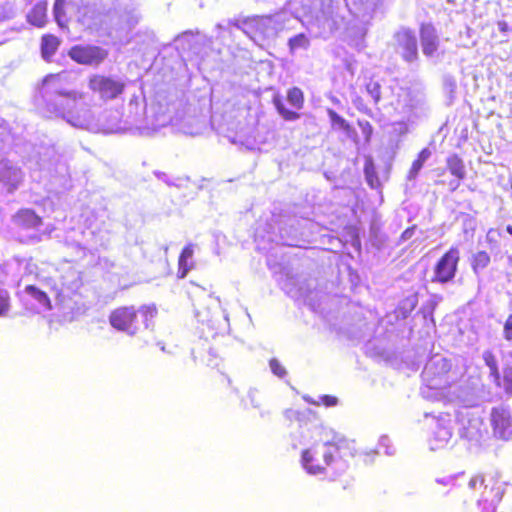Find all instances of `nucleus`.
<instances>
[{"label":"nucleus","mask_w":512,"mask_h":512,"mask_svg":"<svg viewBox=\"0 0 512 512\" xmlns=\"http://www.w3.org/2000/svg\"><path fill=\"white\" fill-rule=\"evenodd\" d=\"M354 442L344 438L333 439L322 445H314L302 452V465L309 474L325 472L336 459L354 457Z\"/></svg>","instance_id":"obj_1"},{"label":"nucleus","mask_w":512,"mask_h":512,"mask_svg":"<svg viewBox=\"0 0 512 512\" xmlns=\"http://www.w3.org/2000/svg\"><path fill=\"white\" fill-rule=\"evenodd\" d=\"M157 310L154 306L142 305L139 308L135 306H120L111 311L109 314V323L117 331L134 335L138 330L141 315L145 321L153 318Z\"/></svg>","instance_id":"obj_2"},{"label":"nucleus","mask_w":512,"mask_h":512,"mask_svg":"<svg viewBox=\"0 0 512 512\" xmlns=\"http://www.w3.org/2000/svg\"><path fill=\"white\" fill-rule=\"evenodd\" d=\"M460 261V251L458 247L451 246L436 261L433 267V275L431 281L438 284H446L451 282L458 271Z\"/></svg>","instance_id":"obj_3"},{"label":"nucleus","mask_w":512,"mask_h":512,"mask_svg":"<svg viewBox=\"0 0 512 512\" xmlns=\"http://www.w3.org/2000/svg\"><path fill=\"white\" fill-rule=\"evenodd\" d=\"M482 358L489 368V377L494 385L506 395L512 396V366L507 364L500 370L498 359L491 350L484 351Z\"/></svg>","instance_id":"obj_4"},{"label":"nucleus","mask_w":512,"mask_h":512,"mask_svg":"<svg viewBox=\"0 0 512 512\" xmlns=\"http://www.w3.org/2000/svg\"><path fill=\"white\" fill-rule=\"evenodd\" d=\"M89 89L98 94L104 100H114L125 91L126 84L111 76L104 74H93L88 79Z\"/></svg>","instance_id":"obj_5"},{"label":"nucleus","mask_w":512,"mask_h":512,"mask_svg":"<svg viewBox=\"0 0 512 512\" xmlns=\"http://www.w3.org/2000/svg\"><path fill=\"white\" fill-rule=\"evenodd\" d=\"M22 308L27 314H38L52 309L48 294L35 285L25 286L23 293H18Z\"/></svg>","instance_id":"obj_6"},{"label":"nucleus","mask_w":512,"mask_h":512,"mask_svg":"<svg viewBox=\"0 0 512 512\" xmlns=\"http://www.w3.org/2000/svg\"><path fill=\"white\" fill-rule=\"evenodd\" d=\"M68 56L75 63L85 66H99L108 57L107 49L92 44H77L68 50Z\"/></svg>","instance_id":"obj_7"},{"label":"nucleus","mask_w":512,"mask_h":512,"mask_svg":"<svg viewBox=\"0 0 512 512\" xmlns=\"http://www.w3.org/2000/svg\"><path fill=\"white\" fill-rule=\"evenodd\" d=\"M394 38L405 62L412 63L418 60V44L413 30L403 28L395 33Z\"/></svg>","instance_id":"obj_8"},{"label":"nucleus","mask_w":512,"mask_h":512,"mask_svg":"<svg viewBox=\"0 0 512 512\" xmlns=\"http://www.w3.org/2000/svg\"><path fill=\"white\" fill-rule=\"evenodd\" d=\"M272 17L270 15H255L247 17L242 21L241 29L252 40L266 38L270 29Z\"/></svg>","instance_id":"obj_9"},{"label":"nucleus","mask_w":512,"mask_h":512,"mask_svg":"<svg viewBox=\"0 0 512 512\" xmlns=\"http://www.w3.org/2000/svg\"><path fill=\"white\" fill-rule=\"evenodd\" d=\"M491 427L495 436L508 439L512 432V416L503 406L494 407L490 415Z\"/></svg>","instance_id":"obj_10"},{"label":"nucleus","mask_w":512,"mask_h":512,"mask_svg":"<svg viewBox=\"0 0 512 512\" xmlns=\"http://www.w3.org/2000/svg\"><path fill=\"white\" fill-rule=\"evenodd\" d=\"M458 433L461 438L474 439L481 435L483 419L469 412H459L457 414Z\"/></svg>","instance_id":"obj_11"},{"label":"nucleus","mask_w":512,"mask_h":512,"mask_svg":"<svg viewBox=\"0 0 512 512\" xmlns=\"http://www.w3.org/2000/svg\"><path fill=\"white\" fill-rule=\"evenodd\" d=\"M420 42L423 54L430 58L437 54L439 38L432 23H422L419 26Z\"/></svg>","instance_id":"obj_12"},{"label":"nucleus","mask_w":512,"mask_h":512,"mask_svg":"<svg viewBox=\"0 0 512 512\" xmlns=\"http://www.w3.org/2000/svg\"><path fill=\"white\" fill-rule=\"evenodd\" d=\"M446 418L440 416L435 424L432 436L429 439V443L432 450H437L444 447L452 436V429L449 425L450 415L445 414Z\"/></svg>","instance_id":"obj_13"},{"label":"nucleus","mask_w":512,"mask_h":512,"mask_svg":"<svg viewBox=\"0 0 512 512\" xmlns=\"http://www.w3.org/2000/svg\"><path fill=\"white\" fill-rule=\"evenodd\" d=\"M48 1L38 0L26 14V21L37 28H44L48 23Z\"/></svg>","instance_id":"obj_14"},{"label":"nucleus","mask_w":512,"mask_h":512,"mask_svg":"<svg viewBox=\"0 0 512 512\" xmlns=\"http://www.w3.org/2000/svg\"><path fill=\"white\" fill-rule=\"evenodd\" d=\"M446 166L449 172L455 177L448 183L451 192L456 191L461 181L465 178V165L462 158L457 154H452L446 159Z\"/></svg>","instance_id":"obj_15"},{"label":"nucleus","mask_w":512,"mask_h":512,"mask_svg":"<svg viewBox=\"0 0 512 512\" xmlns=\"http://www.w3.org/2000/svg\"><path fill=\"white\" fill-rule=\"evenodd\" d=\"M13 221L20 229L28 230L42 225V218L32 209L24 208L16 212Z\"/></svg>","instance_id":"obj_16"},{"label":"nucleus","mask_w":512,"mask_h":512,"mask_svg":"<svg viewBox=\"0 0 512 512\" xmlns=\"http://www.w3.org/2000/svg\"><path fill=\"white\" fill-rule=\"evenodd\" d=\"M21 181L22 174L20 169L8 166L7 164H0V183L8 192H13L20 185Z\"/></svg>","instance_id":"obj_17"},{"label":"nucleus","mask_w":512,"mask_h":512,"mask_svg":"<svg viewBox=\"0 0 512 512\" xmlns=\"http://www.w3.org/2000/svg\"><path fill=\"white\" fill-rule=\"evenodd\" d=\"M62 41L61 38L52 33H45L40 40V53L43 60L50 62L58 51Z\"/></svg>","instance_id":"obj_18"},{"label":"nucleus","mask_w":512,"mask_h":512,"mask_svg":"<svg viewBox=\"0 0 512 512\" xmlns=\"http://www.w3.org/2000/svg\"><path fill=\"white\" fill-rule=\"evenodd\" d=\"M194 250L192 245H186L178 256L177 278L183 279L193 268L194 263L190 261L193 257Z\"/></svg>","instance_id":"obj_19"},{"label":"nucleus","mask_w":512,"mask_h":512,"mask_svg":"<svg viewBox=\"0 0 512 512\" xmlns=\"http://www.w3.org/2000/svg\"><path fill=\"white\" fill-rule=\"evenodd\" d=\"M331 125L333 128H338L344 131L355 143H358V137L353 129V127L335 110L328 109L327 111Z\"/></svg>","instance_id":"obj_20"},{"label":"nucleus","mask_w":512,"mask_h":512,"mask_svg":"<svg viewBox=\"0 0 512 512\" xmlns=\"http://www.w3.org/2000/svg\"><path fill=\"white\" fill-rule=\"evenodd\" d=\"M137 24V18L131 14L124 13L120 14L116 20V31L120 34H124L127 37V41L132 39L131 31Z\"/></svg>","instance_id":"obj_21"},{"label":"nucleus","mask_w":512,"mask_h":512,"mask_svg":"<svg viewBox=\"0 0 512 512\" xmlns=\"http://www.w3.org/2000/svg\"><path fill=\"white\" fill-rule=\"evenodd\" d=\"M272 103H273L275 109L277 110L278 114L285 121H295L300 118V113L286 108L281 95L275 94L272 98Z\"/></svg>","instance_id":"obj_22"},{"label":"nucleus","mask_w":512,"mask_h":512,"mask_svg":"<svg viewBox=\"0 0 512 512\" xmlns=\"http://www.w3.org/2000/svg\"><path fill=\"white\" fill-rule=\"evenodd\" d=\"M491 262L487 251H478L471 258V268L475 274L488 267Z\"/></svg>","instance_id":"obj_23"},{"label":"nucleus","mask_w":512,"mask_h":512,"mask_svg":"<svg viewBox=\"0 0 512 512\" xmlns=\"http://www.w3.org/2000/svg\"><path fill=\"white\" fill-rule=\"evenodd\" d=\"M431 151L428 148H423L418 154L416 159L412 162L409 170V178L414 179L422 169L424 163L430 157Z\"/></svg>","instance_id":"obj_24"},{"label":"nucleus","mask_w":512,"mask_h":512,"mask_svg":"<svg viewBox=\"0 0 512 512\" xmlns=\"http://www.w3.org/2000/svg\"><path fill=\"white\" fill-rule=\"evenodd\" d=\"M210 381L216 389H231L232 391H236V389L231 386V380L225 373L219 371L211 372Z\"/></svg>","instance_id":"obj_25"},{"label":"nucleus","mask_w":512,"mask_h":512,"mask_svg":"<svg viewBox=\"0 0 512 512\" xmlns=\"http://www.w3.org/2000/svg\"><path fill=\"white\" fill-rule=\"evenodd\" d=\"M287 101L294 108L300 110L304 107L305 96L303 91L298 87H292L287 91Z\"/></svg>","instance_id":"obj_26"},{"label":"nucleus","mask_w":512,"mask_h":512,"mask_svg":"<svg viewBox=\"0 0 512 512\" xmlns=\"http://www.w3.org/2000/svg\"><path fill=\"white\" fill-rule=\"evenodd\" d=\"M66 73L63 71V72H59V73H54V74H48L46 75L42 81H41V86L42 87H58L60 86L65 80H66Z\"/></svg>","instance_id":"obj_27"},{"label":"nucleus","mask_w":512,"mask_h":512,"mask_svg":"<svg viewBox=\"0 0 512 512\" xmlns=\"http://www.w3.org/2000/svg\"><path fill=\"white\" fill-rule=\"evenodd\" d=\"M366 181L371 188L380 186V182L372 162L366 163L364 167Z\"/></svg>","instance_id":"obj_28"},{"label":"nucleus","mask_w":512,"mask_h":512,"mask_svg":"<svg viewBox=\"0 0 512 512\" xmlns=\"http://www.w3.org/2000/svg\"><path fill=\"white\" fill-rule=\"evenodd\" d=\"M432 368L434 369L433 378H442L450 372L451 365L448 360L441 359L440 361L434 363Z\"/></svg>","instance_id":"obj_29"},{"label":"nucleus","mask_w":512,"mask_h":512,"mask_svg":"<svg viewBox=\"0 0 512 512\" xmlns=\"http://www.w3.org/2000/svg\"><path fill=\"white\" fill-rule=\"evenodd\" d=\"M11 308V297L9 292L0 288V317L6 316Z\"/></svg>","instance_id":"obj_30"},{"label":"nucleus","mask_w":512,"mask_h":512,"mask_svg":"<svg viewBox=\"0 0 512 512\" xmlns=\"http://www.w3.org/2000/svg\"><path fill=\"white\" fill-rule=\"evenodd\" d=\"M305 399H306V401H308L309 403H311L315 406L323 405L325 407H334L338 404V398L333 395H322L319 397V399L317 401L309 400L308 398H305Z\"/></svg>","instance_id":"obj_31"},{"label":"nucleus","mask_w":512,"mask_h":512,"mask_svg":"<svg viewBox=\"0 0 512 512\" xmlns=\"http://www.w3.org/2000/svg\"><path fill=\"white\" fill-rule=\"evenodd\" d=\"M269 366L272 371V373L279 377L284 378L287 375V371L285 367L280 363V361L276 358H271L269 360Z\"/></svg>","instance_id":"obj_32"},{"label":"nucleus","mask_w":512,"mask_h":512,"mask_svg":"<svg viewBox=\"0 0 512 512\" xmlns=\"http://www.w3.org/2000/svg\"><path fill=\"white\" fill-rule=\"evenodd\" d=\"M65 0H55L53 4V14L55 21L59 26H63L61 23V17L64 13Z\"/></svg>","instance_id":"obj_33"},{"label":"nucleus","mask_w":512,"mask_h":512,"mask_svg":"<svg viewBox=\"0 0 512 512\" xmlns=\"http://www.w3.org/2000/svg\"><path fill=\"white\" fill-rule=\"evenodd\" d=\"M366 89L376 103L380 101L381 86L378 82H374V81L369 82L366 86Z\"/></svg>","instance_id":"obj_34"},{"label":"nucleus","mask_w":512,"mask_h":512,"mask_svg":"<svg viewBox=\"0 0 512 512\" xmlns=\"http://www.w3.org/2000/svg\"><path fill=\"white\" fill-rule=\"evenodd\" d=\"M358 125L362 131V134H363V137H364V142L365 143H368L370 142L371 138H372V134H373V127L372 125L370 124L369 121H358Z\"/></svg>","instance_id":"obj_35"},{"label":"nucleus","mask_w":512,"mask_h":512,"mask_svg":"<svg viewBox=\"0 0 512 512\" xmlns=\"http://www.w3.org/2000/svg\"><path fill=\"white\" fill-rule=\"evenodd\" d=\"M503 337L507 341H512V313L508 315L504 322Z\"/></svg>","instance_id":"obj_36"},{"label":"nucleus","mask_w":512,"mask_h":512,"mask_svg":"<svg viewBox=\"0 0 512 512\" xmlns=\"http://www.w3.org/2000/svg\"><path fill=\"white\" fill-rule=\"evenodd\" d=\"M306 42V37L304 34L296 35L289 39V47L291 50H294L300 46H302Z\"/></svg>","instance_id":"obj_37"},{"label":"nucleus","mask_w":512,"mask_h":512,"mask_svg":"<svg viewBox=\"0 0 512 512\" xmlns=\"http://www.w3.org/2000/svg\"><path fill=\"white\" fill-rule=\"evenodd\" d=\"M484 479L482 476H474L469 480V486L475 488L477 484L483 485Z\"/></svg>","instance_id":"obj_38"},{"label":"nucleus","mask_w":512,"mask_h":512,"mask_svg":"<svg viewBox=\"0 0 512 512\" xmlns=\"http://www.w3.org/2000/svg\"><path fill=\"white\" fill-rule=\"evenodd\" d=\"M497 24H498V28H499L500 32H502V33H506L510 30L508 23L506 21H498Z\"/></svg>","instance_id":"obj_39"},{"label":"nucleus","mask_w":512,"mask_h":512,"mask_svg":"<svg viewBox=\"0 0 512 512\" xmlns=\"http://www.w3.org/2000/svg\"><path fill=\"white\" fill-rule=\"evenodd\" d=\"M59 94L63 95V96H66V97H70L72 96V93L69 92V91H60Z\"/></svg>","instance_id":"obj_40"},{"label":"nucleus","mask_w":512,"mask_h":512,"mask_svg":"<svg viewBox=\"0 0 512 512\" xmlns=\"http://www.w3.org/2000/svg\"><path fill=\"white\" fill-rule=\"evenodd\" d=\"M506 231H507L510 235H512V225H508V226L506 227Z\"/></svg>","instance_id":"obj_41"},{"label":"nucleus","mask_w":512,"mask_h":512,"mask_svg":"<svg viewBox=\"0 0 512 512\" xmlns=\"http://www.w3.org/2000/svg\"><path fill=\"white\" fill-rule=\"evenodd\" d=\"M508 307L512 311V297L510 298V300L508 302Z\"/></svg>","instance_id":"obj_42"}]
</instances>
